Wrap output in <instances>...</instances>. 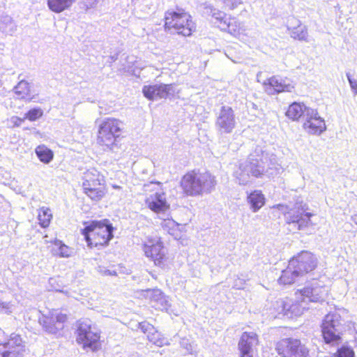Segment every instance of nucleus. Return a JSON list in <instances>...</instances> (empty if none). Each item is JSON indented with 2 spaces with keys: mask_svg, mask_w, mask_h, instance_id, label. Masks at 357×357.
<instances>
[{
  "mask_svg": "<svg viewBox=\"0 0 357 357\" xmlns=\"http://www.w3.org/2000/svg\"><path fill=\"white\" fill-rule=\"evenodd\" d=\"M282 170L274 155H268L262 149L257 146L248 158L240 162L234 171V176L240 185H245L251 181L252 177H261L266 175L273 177Z\"/></svg>",
  "mask_w": 357,
  "mask_h": 357,
  "instance_id": "obj_1",
  "label": "nucleus"
},
{
  "mask_svg": "<svg viewBox=\"0 0 357 357\" xmlns=\"http://www.w3.org/2000/svg\"><path fill=\"white\" fill-rule=\"evenodd\" d=\"M52 218L51 211L49 208L43 210L42 213L38 214V220L42 227H47L50 223Z\"/></svg>",
  "mask_w": 357,
  "mask_h": 357,
  "instance_id": "obj_35",
  "label": "nucleus"
},
{
  "mask_svg": "<svg viewBox=\"0 0 357 357\" xmlns=\"http://www.w3.org/2000/svg\"><path fill=\"white\" fill-rule=\"evenodd\" d=\"M131 1H132V2H135H135L138 1L139 0H131Z\"/></svg>",
  "mask_w": 357,
  "mask_h": 357,
  "instance_id": "obj_48",
  "label": "nucleus"
},
{
  "mask_svg": "<svg viewBox=\"0 0 357 357\" xmlns=\"http://www.w3.org/2000/svg\"><path fill=\"white\" fill-rule=\"evenodd\" d=\"M165 31L187 37L195 31L196 26L191 15L183 9H169L165 13Z\"/></svg>",
  "mask_w": 357,
  "mask_h": 357,
  "instance_id": "obj_5",
  "label": "nucleus"
},
{
  "mask_svg": "<svg viewBox=\"0 0 357 357\" xmlns=\"http://www.w3.org/2000/svg\"><path fill=\"white\" fill-rule=\"evenodd\" d=\"M146 204L151 211L155 213L164 211L168 208L166 198L163 192H156L150 195L146 199Z\"/></svg>",
  "mask_w": 357,
  "mask_h": 357,
  "instance_id": "obj_23",
  "label": "nucleus"
},
{
  "mask_svg": "<svg viewBox=\"0 0 357 357\" xmlns=\"http://www.w3.org/2000/svg\"><path fill=\"white\" fill-rule=\"evenodd\" d=\"M276 350L283 357H307L308 349L301 340L294 338H284L277 343Z\"/></svg>",
  "mask_w": 357,
  "mask_h": 357,
  "instance_id": "obj_13",
  "label": "nucleus"
},
{
  "mask_svg": "<svg viewBox=\"0 0 357 357\" xmlns=\"http://www.w3.org/2000/svg\"><path fill=\"white\" fill-rule=\"evenodd\" d=\"M294 26L287 25V29L291 38L299 41H304L307 43L308 40V31L305 25H303L300 20L294 17L288 20Z\"/></svg>",
  "mask_w": 357,
  "mask_h": 357,
  "instance_id": "obj_22",
  "label": "nucleus"
},
{
  "mask_svg": "<svg viewBox=\"0 0 357 357\" xmlns=\"http://www.w3.org/2000/svg\"><path fill=\"white\" fill-rule=\"evenodd\" d=\"M312 108L307 107L303 103L293 102L289 106V108L286 112V115L288 118L293 121L303 120L305 119V113L307 109H311Z\"/></svg>",
  "mask_w": 357,
  "mask_h": 357,
  "instance_id": "obj_24",
  "label": "nucleus"
},
{
  "mask_svg": "<svg viewBox=\"0 0 357 357\" xmlns=\"http://www.w3.org/2000/svg\"><path fill=\"white\" fill-rule=\"evenodd\" d=\"M66 320L67 317L65 314L52 310L47 314H43L39 318V323L46 333L59 336L62 333Z\"/></svg>",
  "mask_w": 357,
  "mask_h": 357,
  "instance_id": "obj_11",
  "label": "nucleus"
},
{
  "mask_svg": "<svg viewBox=\"0 0 357 357\" xmlns=\"http://www.w3.org/2000/svg\"><path fill=\"white\" fill-rule=\"evenodd\" d=\"M352 220L357 225V215L352 216Z\"/></svg>",
  "mask_w": 357,
  "mask_h": 357,
  "instance_id": "obj_45",
  "label": "nucleus"
},
{
  "mask_svg": "<svg viewBox=\"0 0 357 357\" xmlns=\"http://www.w3.org/2000/svg\"><path fill=\"white\" fill-rule=\"evenodd\" d=\"M236 126L234 109L228 105H222L215 112V127L218 135L231 134Z\"/></svg>",
  "mask_w": 357,
  "mask_h": 357,
  "instance_id": "obj_10",
  "label": "nucleus"
},
{
  "mask_svg": "<svg viewBox=\"0 0 357 357\" xmlns=\"http://www.w3.org/2000/svg\"><path fill=\"white\" fill-rule=\"evenodd\" d=\"M248 200L254 212L261 208L265 203L264 196L261 192L259 190H255L251 192L248 197Z\"/></svg>",
  "mask_w": 357,
  "mask_h": 357,
  "instance_id": "obj_29",
  "label": "nucleus"
},
{
  "mask_svg": "<svg viewBox=\"0 0 357 357\" xmlns=\"http://www.w3.org/2000/svg\"><path fill=\"white\" fill-rule=\"evenodd\" d=\"M245 280L238 278L234 283L233 287L237 289H241L244 288Z\"/></svg>",
  "mask_w": 357,
  "mask_h": 357,
  "instance_id": "obj_42",
  "label": "nucleus"
},
{
  "mask_svg": "<svg viewBox=\"0 0 357 357\" xmlns=\"http://www.w3.org/2000/svg\"><path fill=\"white\" fill-rule=\"evenodd\" d=\"M354 350L348 346H342L337 350L335 357H354Z\"/></svg>",
  "mask_w": 357,
  "mask_h": 357,
  "instance_id": "obj_38",
  "label": "nucleus"
},
{
  "mask_svg": "<svg viewBox=\"0 0 357 357\" xmlns=\"http://www.w3.org/2000/svg\"><path fill=\"white\" fill-rule=\"evenodd\" d=\"M278 207L284 214L289 230H303L311 224L310 218L313 214L306 211L308 207L303 200L297 199L294 204L279 205Z\"/></svg>",
  "mask_w": 357,
  "mask_h": 357,
  "instance_id": "obj_6",
  "label": "nucleus"
},
{
  "mask_svg": "<svg viewBox=\"0 0 357 357\" xmlns=\"http://www.w3.org/2000/svg\"><path fill=\"white\" fill-rule=\"evenodd\" d=\"M164 231H166L172 236H176L178 229V224L172 219L164 220L161 222Z\"/></svg>",
  "mask_w": 357,
  "mask_h": 357,
  "instance_id": "obj_33",
  "label": "nucleus"
},
{
  "mask_svg": "<svg viewBox=\"0 0 357 357\" xmlns=\"http://www.w3.org/2000/svg\"><path fill=\"white\" fill-rule=\"evenodd\" d=\"M302 276L297 271L295 268L291 266L290 261H289V265L287 268L282 271V274L278 279V282L280 284H291L296 282Z\"/></svg>",
  "mask_w": 357,
  "mask_h": 357,
  "instance_id": "obj_25",
  "label": "nucleus"
},
{
  "mask_svg": "<svg viewBox=\"0 0 357 357\" xmlns=\"http://www.w3.org/2000/svg\"><path fill=\"white\" fill-rule=\"evenodd\" d=\"M266 92L269 95H274L282 92H291L294 89L290 80L273 76L264 82Z\"/></svg>",
  "mask_w": 357,
  "mask_h": 357,
  "instance_id": "obj_18",
  "label": "nucleus"
},
{
  "mask_svg": "<svg viewBox=\"0 0 357 357\" xmlns=\"http://www.w3.org/2000/svg\"><path fill=\"white\" fill-rule=\"evenodd\" d=\"M222 2L230 10L236 8L241 3V0H222Z\"/></svg>",
  "mask_w": 357,
  "mask_h": 357,
  "instance_id": "obj_40",
  "label": "nucleus"
},
{
  "mask_svg": "<svg viewBox=\"0 0 357 357\" xmlns=\"http://www.w3.org/2000/svg\"><path fill=\"white\" fill-rule=\"evenodd\" d=\"M25 347L21 336L12 333L6 341L0 342V357H23Z\"/></svg>",
  "mask_w": 357,
  "mask_h": 357,
  "instance_id": "obj_14",
  "label": "nucleus"
},
{
  "mask_svg": "<svg viewBox=\"0 0 357 357\" xmlns=\"http://www.w3.org/2000/svg\"><path fill=\"white\" fill-rule=\"evenodd\" d=\"M155 294H156V295H160V296H162V294L160 290H156Z\"/></svg>",
  "mask_w": 357,
  "mask_h": 357,
  "instance_id": "obj_47",
  "label": "nucleus"
},
{
  "mask_svg": "<svg viewBox=\"0 0 357 357\" xmlns=\"http://www.w3.org/2000/svg\"><path fill=\"white\" fill-rule=\"evenodd\" d=\"M144 251L146 257L150 258L155 266L162 268L167 266L168 257L166 256L162 243L159 238H151L145 242Z\"/></svg>",
  "mask_w": 357,
  "mask_h": 357,
  "instance_id": "obj_12",
  "label": "nucleus"
},
{
  "mask_svg": "<svg viewBox=\"0 0 357 357\" xmlns=\"http://www.w3.org/2000/svg\"><path fill=\"white\" fill-rule=\"evenodd\" d=\"M138 328L142 331V332L146 334L149 341L157 347H162L165 344H169L168 340L149 323L146 321L139 323Z\"/></svg>",
  "mask_w": 357,
  "mask_h": 357,
  "instance_id": "obj_20",
  "label": "nucleus"
},
{
  "mask_svg": "<svg viewBox=\"0 0 357 357\" xmlns=\"http://www.w3.org/2000/svg\"><path fill=\"white\" fill-rule=\"evenodd\" d=\"M43 114V111L40 107H34L29 110L24 114V119H29L31 121H34L40 119Z\"/></svg>",
  "mask_w": 357,
  "mask_h": 357,
  "instance_id": "obj_36",
  "label": "nucleus"
},
{
  "mask_svg": "<svg viewBox=\"0 0 357 357\" xmlns=\"http://www.w3.org/2000/svg\"><path fill=\"white\" fill-rule=\"evenodd\" d=\"M75 0H47L49 8L56 13H59L70 8Z\"/></svg>",
  "mask_w": 357,
  "mask_h": 357,
  "instance_id": "obj_30",
  "label": "nucleus"
},
{
  "mask_svg": "<svg viewBox=\"0 0 357 357\" xmlns=\"http://www.w3.org/2000/svg\"><path fill=\"white\" fill-rule=\"evenodd\" d=\"M99 0H87V6L93 7Z\"/></svg>",
  "mask_w": 357,
  "mask_h": 357,
  "instance_id": "obj_44",
  "label": "nucleus"
},
{
  "mask_svg": "<svg viewBox=\"0 0 357 357\" xmlns=\"http://www.w3.org/2000/svg\"><path fill=\"white\" fill-rule=\"evenodd\" d=\"M303 127L305 131L312 135H321L326 129L325 121L317 111L314 109H307Z\"/></svg>",
  "mask_w": 357,
  "mask_h": 357,
  "instance_id": "obj_17",
  "label": "nucleus"
},
{
  "mask_svg": "<svg viewBox=\"0 0 357 357\" xmlns=\"http://www.w3.org/2000/svg\"><path fill=\"white\" fill-rule=\"evenodd\" d=\"M82 186L84 193L93 201L98 202L105 195L104 188L100 185L91 186L87 183H83Z\"/></svg>",
  "mask_w": 357,
  "mask_h": 357,
  "instance_id": "obj_28",
  "label": "nucleus"
},
{
  "mask_svg": "<svg viewBox=\"0 0 357 357\" xmlns=\"http://www.w3.org/2000/svg\"><path fill=\"white\" fill-rule=\"evenodd\" d=\"M205 13L215 20L214 23H219V27L224 31L229 32L235 31L237 27L234 19L227 18L226 14L211 6L205 7Z\"/></svg>",
  "mask_w": 357,
  "mask_h": 357,
  "instance_id": "obj_19",
  "label": "nucleus"
},
{
  "mask_svg": "<svg viewBox=\"0 0 357 357\" xmlns=\"http://www.w3.org/2000/svg\"><path fill=\"white\" fill-rule=\"evenodd\" d=\"M77 342L82 344L84 349L92 351L100 347V331L90 319H82L78 321Z\"/></svg>",
  "mask_w": 357,
  "mask_h": 357,
  "instance_id": "obj_8",
  "label": "nucleus"
},
{
  "mask_svg": "<svg viewBox=\"0 0 357 357\" xmlns=\"http://www.w3.org/2000/svg\"><path fill=\"white\" fill-rule=\"evenodd\" d=\"M167 305V301H165V307Z\"/></svg>",
  "mask_w": 357,
  "mask_h": 357,
  "instance_id": "obj_49",
  "label": "nucleus"
},
{
  "mask_svg": "<svg viewBox=\"0 0 357 357\" xmlns=\"http://www.w3.org/2000/svg\"><path fill=\"white\" fill-rule=\"evenodd\" d=\"M12 119L15 126H20L22 124V123L24 122L25 119L24 117L23 119H21L17 116H14L12 118Z\"/></svg>",
  "mask_w": 357,
  "mask_h": 357,
  "instance_id": "obj_43",
  "label": "nucleus"
},
{
  "mask_svg": "<svg viewBox=\"0 0 357 357\" xmlns=\"http://www.w3.org/2000/svg\"><path fill=\"white\" fill-rule=\"evenodd\" d=\"M180 345L183 349H185L187 354H192L194 352H196L197 345L188 338H181Z\"/></svg>",
  "mask_w": 357,
  "mask_h": 357,
  "instance_id": "obj_37",
  "label": "nucleus"
},
{
  "mask_svg": "<svg viewBox=\"0 0 357 357\" xmlns=\"http://www.w3.org/2000/svg\"><path fill=\"white\" fill-rule=\"evenodd\" d=\"M257 343V336L253 332H244L238 342L241 357H253L252 347Z\"/></svg>",
  "mask_w": 357,
  "mask_h": 357,
  "instance_id": "obj_21",
  "label": "nucleus"
},
{
  "mask_svg": "<svg viewBox=\"0 0 357 357\" xmlns=\"http://www.w3.org/2000/svg\"><path fill=\"white\" fill-rule=\"evenodd\" d=\"M216 185L215 177L208 172L192 170L181 178V186L183 192L190 196L210 193Z\"/></svg>",
  "mask_w": 357,
  "mask_h": 357,
  "instance_id": "obj_3",
  "label": "nucleus"
},
{
  "mask_svg": "<svg viewBox=\"0 0 357 357\" xmlns=\"http://www.w3.org/2000/svg\"><path fill=\"white\" fill-rule=\"evenodd\" d=\"M84 225L82 234L90 248L107 245L114 237V227L107 219L85 222Z\"/></svg>",
  "mask_w": 357,
  "mask_h": 357,
  "instance_id": "obj_4",
  "label": "nucleus"
},
{
  "mask_svg": "<svg viewBox=\"0 0 357 357\" xmlns=\"http://www.w3.org/2000/svg\"><path fill=\"white\" fill-rule=\"evenodd\" d=\"M6 305L7 304L0 301V306H2V307H6Z\"/></svg>",
  "mask_w": 357,
  "mask_h": 357,
  "instance_id": "obj_46",
  "label": "nucleus"
},
{
  "mask_svg": "<svg viewBox=\"0 0 357 357\" xmlns=\"http://www.w3.org/2000/svg\"><path fill=\"white\" fill-rule=\"evenodd\" d=\"M84 181L83 183H87L91 186H98L101 185V181L99 172L96 169L88 171L84 174Z\"/></svg>",
  "mask_w": 357,
  "mask_h": 357,
  "instance_id": "obj_32",
  "label": "nucleus"
},
{
  "mask_svg": "<svg viewBox=\"0 0 357 357\" xmlns=\"http://www.w3.org/2000/svg\"><path fill=\"white\" fill-rule=\"evenodd\" d=\"M295 269L303 277L317 266V259L310 252L303 250L289 260Z\"/></svg>",
  "mask_w": 357,
  "mask_h": 357,
  "instance_id": "obj_15",
  "label": "nucleus"
},
{
  "mask_svg": "<svg viewBox=\"0 0 357 357\" xmlns=\"http://www.w3.org/2000/svg\"><path fill=\"white\" fill-rule=\"evenodd\" d=\"M17 30V25L12 17L3 13H0V31L6 34L13 35Z\"/></svg>",
  "mask_w": 357,
  "mask_h": 357,
  "instance_id": "obj_26",
  "label": "nucleus"
},
{
  "mask_svg": "<svg viewBox=\"0 0 357 357\" xmlns=\"http://www.w3.org/2000/svg\"><path fill=\"white\" fill-rule=\"evenodd\" d=\"M15 93L19 96V98L26 100L28 102H35V96H30V86L29 82L22 79L14 88Z\"/></svg>",
  "mask_w": 357,
  "mask_h": 357,
  "instance_id": "obj_27",
  "label": "nucleus"
},
{
  "mask_svg": "<svg viewBox=\"0 0 357 357\" xmlns=\"http://www.w3.org/2000/svg\"><path fill=\"white\" fill-rule=\"evenodd\" d=\"M142 93L146 98L151 100L167 98L174 96L175 93L174 85L162 83L145 85L142 88Z\"/></svg>",
  "mask_w": 357,
  "mask_h": 357,
  "instance_id": "obj_16",
  "label": "nucleus"
},
{
  "mask_svg": "<svg viewBox=\"0 0 357 357\" xmlns=\"http://www.w3.org/2000/svg\"><path fill=\"white\" fill-rule=\"evenodd\" d=\"M36 154L43 163L48 164L53 159V152L45 145H40L36 149Z\"/></svg>",
  "mask_w": 357,
  "mask_h": 357,
  "instance_id": "obj_31",
  "label": "nucleus"
},
{
  "mask_svg": "<svg viewBox=\"0 0 357 357\" xmlns=\"http://www.w3.org/2000/svg\"><path fill=\"white\" fill-rule=\"evenodd\" d=\"M296 300L280 299L275 302V309L278 315L288 319L301 316L304 310L309 308L308 303L322 302L328 294V289L317 280H312L301 289L298 290Z\"/></svg>",
  "mask_w": 357,
  "mask_h": 357,
  "instance_id": "obj_2",
  "label": "nucleus"
},
{
  "mask_svg": "<svg viewBox=\"0 0 357 357\" xmlns=\"http://www.w3.org/2000/svg\"><path fill=\"white\" fill-rule=\"evenodd\" d=\"M123 128L121 121L114 118L105 119L99 126L98 143L113 151Z\"/></svg>",
  "mask_w": 357,
  "mask_h": 357,
  "instance_id": "obj_7",
  "label": "nucleus"
},
{
  "mask_svg": "<svg viewBox=\"0 0 357 357\" xmlns=\"http://www.w3.org/2000/svg\"><path fill=\"white\" fill-rule=\"evenodd\" d=\"M98 272L100 275H102L103 276L117 275V273L115 270L108 269L104 266H99Z\"/></svg>",
  "mask_w": 357,
  "mask_h": 357,
  "instance_id": "obj_39",
  "label": "nucleus"
},
{
  "mask_svg": "<svg viewBox=\"0 0 357 357\" xmlns=\"http://www.w3.org/2000/svg\"><path fill=\"white\" fill-rule=\"evenodd\" d=\"M344 320L337 312L327 314L323 319L321 333L326 344H337L344 331Z\"/></svg>",
  "mask_w": 357,
  "mask_h": 357,
  "instance_id": "obj_9",
  "label": "nucleus"
},
{
  "mask_svg": "<svg viewBox=\"0 0 357 357\" xmlns=\"http://www.w3.org/2000/svg\"><path fill=\"white\" fill-rule=\"evenodd\" d=\"M347 78L352 90L354 91L355 95L357 94V80L352 79L349 73H347Z\"/></svg>",
  "mask_w": 357,
  "mask_h": 357,
  "instance_id": "obj_41",
  "label": "nucleus"
},
{
  "mask_svg": "<svg viewBox=\"0 0 357 357\" xmlns=\"http://www.w3.org/2000/svg\"><path fill=\"white\" fill-rule=\"evenodd\" d=\"M54 245L57 247V248H54L53 251L55 255H57L61 257H68L70 256V250L69 248L63 244L61 241L56 240L54 242Z\"/></svg>",
  "mask_w": 357,
  "mask_h": 357,
  "instance_id": "obj_34",
  "label": "nucleus"
}]
</instances>
